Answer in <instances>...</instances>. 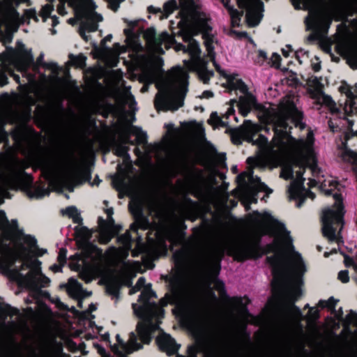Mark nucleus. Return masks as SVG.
<instances>
[{
	"mask_svg": "<svg viewBox=\"0 0 357 357\" xmlns=\"http://www.w3.org/2000/svg\"><path fill=\"white\" fill-rule=\"evenodd\" d=\"M294 98L286 96L280 102L276 111H272L268 117V122L273 125L274 137L271 143L267 138L259 135L256 139L255 135L259 130V126L245 121L243 124V135L246 140L257 145L259 154L256 158H248V163L252 166L271 165L277 166L284 159H289L290 163L284 165L281 176L284 179L294 178L289 188L291 199L298 200V207L306 197L314 199V195L302 186L303 175L305 167L314 169L316 162L314 149V134L308 130L305 139L296 140L287 130V121L291 120L296 126H304L299 123L301 114L295 107Z\"/></svg>",
	"mask_w": 357,
	"mask_h": 357,
	"instance_id": "nucleus-1",
	"label": "nucleus"
},
{
	"mask_svg": "<svg viewBox=\"0 0 357 357\" xmlns=\"http://www.w3.org/2000/svg\"><path fill=\"white\" fill-rule=\"evenodd\" d=\"M177 7L180 8L181 17L178 23L180 28L179 33L183 36V39L188 43V45L187 49L180 44L176 45L174 48L176 51L183 50L189 53L190 60L185 61V67L190 70L197 71L199 79L205 84L213 76V73L206 69L205 62L199 57L201 50L197 43L191 38L192 35L202 31L208 56L213 61L216 69L222 75L226 76L215 61L213 50L219 45L215 36L211 33V26L208 23L206 15L200 11L199 0H170L164 4V17H167Z\"/></svg>",
	"mask_w": 357,
	"mask_h": 357,
	"instance_id": "nucleus-2",
	"label": "nucleus"
},
{
	"mask_svg": "<svg viewBox=\"0 0 357 357\" xmlns=\"http://www.w3.org/2000/svg\"><path fill=\"white\" fill-rule=\"evenodd\" d=\"M274 243L269 248L273 252L268 257L273 267L274 294L280 289L289 303L287 316L293 322L299 321L301 312L292 303L301 294L302 276L306 271L304 262L294 250L292 239L283 225H275Z\"/></svg>",
	"mask_w": 357,
	"mask_h": 357,
	"instance_id": "nucleus-3",
	"label": "nucleus"
},
{
	"mask_svg": "<svg viewBox=\"0 0 357 357\" xmlns=\"http://www.w3.org/2000/svg\"><path fill=\"white\" fill-rule=\"evenodd\" d=\"M142 82H156L158 93L155 106L160 110L174 111L182 107L187 92V72L179 67L173 68L165 77H161L162 61L159 56L151 55L140 63Z\"/></svg>",
	"mask_w": 357,
	"mask_h": 357,
	"instance_id": "nucleus-4",
	"label": "nucleus"
},
{
	"mask_svg": "<svg viewBox=\"0 0 357 357\" xmlns=\"http://www.w3.org/2000/svg\"><path fill=\"white\" fill-rule=\"evenodd\" d=\"M178 315L197 339L206 337L209 329V317L218 309V301L211 291L207 292L199 304L186 303L178 305Z\"/></svg>",
	"mask_w": 357,
	"mask_h": 357,
	"instance_id": "nucleus-5",
	"label": "nucleus"
},
{
	"mask_svg": "<svg viewBox=\"0 0 357 357\" xmlns=\"http://www.w3.org/2000/svg\"><path fill=\"white\" fill-rule=\"evenodd\" d=\"M24 241L28 243L29 250L26 251L21 249L15 252L6 251L0 255V261L4 266H9L13 264L15 257L17 256L22 257L23 266H27L29 271L26 275L19 273L18 280L20 284L31 288L45 287L50 283V280L41 273L40 262L36 259H32L31 255L41 256L46 252V250L36 249V241L33 237H25Z\"/></svg>",
	"mask_w": 357,
	"mask_h": 357,
	"instance_id": "nucleus-6",
	"label": "nucleus"
},
{
	"mask_svg": "<svg viewBox=\"0 0 357 357\" xmlns=\"http://www.w3.org/2000/svg\"><path fill=\"white\" fill-rule=\"evenodd\" d=\"M141 291L139 301L141 306L133 304V310L135 314L143 319L137 326L138 334L144 343H149L151 340V333L158 328V320L162 317L163 310L155 302L151 301L155 296L151 290L149 284H145V279L140 278L136 285L130 290V294H133Z\"/></svg>",
	"mask_w": 357,
	"mask_h": 357,
	"instance_id": "nucleus-7",
	"label": "nucleus"
},
{
	"mask_svg": "<svg viewBox=\"0 0 357 357\" xmlns=\"http://www.w3.org/2000/svg\"><path fill=\"white\" fill-rule=\"evenodd\" d=\"M249 222L250 227L249 235L244 238L231 242L226 248L228 254L238 261L259 256V237L267 232L274 223L273 219L268 213L257 212L250 215Z\"/></svg>",
	"mask_w": 357,
	"mask_h": 357,
	"instance_id": "nucleus-8",
	"label": "nucleus"
},
{
	"mask_svg": "<svg viewBox=\"0 0 357 357\" xmlns=\"http://www.w3.org/2000/svg\"><path fill=\"white\" fill-rule=\"evenodd\" d=\"M42 172L55 190L66 188L73 190L77 183V169L70 157L59 156L50 158L43 165Z\"/></svg>",
	"mask_w": 357,
	"mask_h": 357,
	"instance_id": "nucleus-9",
	"label": "nucleus"
},
{
	"mask_svg": "<svg viewBox=\"0 0 357 357\" xmlns=\"http://www.w3.org/2000/svg\"><path fill=\"white\" fill-rule=\"evenodd\" d=\"M119 241L123 245L122 248L116 249L114 248H109L102 259L101 251L96 247L91 246L92 255L94 257H99V261L94 265L91 268L84 270L81 273L82 278L86 282H89L94 278L101 276L106 279L107 270L102 263L109 265H113L121 261L123 258L126 257L128 255V251L130 248V235L128 233L123 234L119 238Z\"/></svg>",
	"mask_w": 357,
	"mask_h": 357,
	"instance_id": "nucleus-10",
	"label": "nucleus"
},
{
	"mask_svg": "<svg viewBox=\"0 0 357 357\" xmlns=\"http://www.w3.org/2000/svg\"><path fill=\"white\" fill-rule=\"evenodd\" d=\"M66 2L72 7L75 13L76 19L70 18L68 20L70 24H75L77 20H80V35L87 40L84 32L94 31L97 29V23L102 20L100 15L94 11V5L92 0H59Z\"/></svg>",
	"mask_w": 357,
	"mask_h": 357,
	"instance_id": "nucleus-11",
	"label": "nucleus"
},
{
	"mask_svg": "<svg viewBox=\"0 0 357 357\" xmlns=\"http://www.w3.org/2000/svg\"><path fill=\"white\" fill-rule=\"evenodd\" d=\"M335 200L333 209L326 208L322 213V231L324 235L328 238L329 241L337 240L335 235V225H340V229L343 225V208L342 204V198L340 195L335 194L333 195Z\"/></svg>",
	"mask_w": 357,
	"mask_h": 357,
	"instance_id": "nucleus-12",
	"label": "nucleus"
},
{
	"mask_svg": "<svg viewBox=\"0 0 357 357\" xmlns=\"http://www.w3.org/2000/svg\"><path fill=\"white\" fill-rule=\"evenodd\" d=\"M1 70L10 72L9 66L13 65L18 70L22 71L29 66L33 61L30 51L25 49L22 43H17L15 50H8L0 55Z\"/></svg>",
	"mask_w": 357,
	"mask_h": 357,
	"instance_id": "nucleus-13",
	"label": "nucleus"
},
{
	"mask_svg": "<svg viewBox=\"0 0 357 357\" xmlns=\"http://www.w3.org/2000/svg\"><path fill=\"white\" fill-rule=\"evenodd\" d=\"M305 86L307 93L314 100V103L326 106L332 113L339 112L335 102L330 96L324 93V85L321 83V78L311 77L307 80Z\"/></svg>",
	"mask_w": 357,
	"mask_h": 357,
	"instance_id": "nucleus-14",
	"label": "nucleus"
},
{
	"mask_svg": "<svg viewBox=\"0 0 357 357\" xmlns=\"http://www.w3.org/2000/svg\"><path fill=\"white\" fill-rule=\"evenodd\" d=\"M227 85L231 89L239 90L243 93L239 98V109L241 113L245 116L249 111L255 105V98L250 94L247 93V87L245 84L240 79H238L231 75L227 76Z\"/></svg>",
	"mask_w": 357,
	"mask_h": 357,
	"instance_id": "nucleus-15",
	"label": "nucleus"
},
{
	"mask_svg": "<svg viewBox=\"0 0 357 357\" xmlns=\"http://www.w3.org/2000/svg\"><path fill=\"white\" fill-rule=\"evenodd\" d=\"M240 8L247 11L246 20L248 26L259 24L261 17L262 3L259 0H236Z\"/></svg>",
	"mask_w": 357,
	"mask_h": 357,
	"instance_id": "nucleus-16",
	"label": "nucleus"
},
{
	"mask_svg": "<svg viewBox=\"0 0 357 357\" xmlns=\"http://www.w3.org/2000/svg\"><path fill=\"white\" fill-rule=\"evenodd\" d=\"M143 36L146 41L149 49L156 53H163V50L161 48L162 43H164L167 47H169L173 43L172 37L166 32H162L156 38L155 31L153 28L147 29L144 32Z\"/></svg>",
	"mask_w": 357,
	"mask_h": 357,
	"instance_id": "nucleus-17",
	"label": "nucleus"
},
{
	"mask_svg": "<svg viewBox=\"0 0 357 357\" xmlns=\"http://www.w3.org/2000/svg\"><path fill=\"white\" fill-rule=\"evenodd\" d=\"M339 91L347 96L344 110L347 114H357V86H350L345 82H342Z\"/></svg>",
	"mask_w": 357,
	"mask_h": 357,
	"instance_id": "nucleus-18",
	"label": "nucleus"
},
{
	"mask_svg": "<svg viewBox=\"0 0 357 357\" xmlns=\"http://www.w3.org/2000/svg\"><path fill=\"white\" fill-rule=\"evenodd\" d=\"M349 128L348 130L344 132V140L345 142L342 143L344 148L341 151V157L345 161H347L352 165H355L357 163V153L351 151L346 147V142L351 137L356 136L357 137V130L354 132L350 128L352 126V123L351 121L348 122Z\"/></svg>",
	"mask_w": 357,
	"mask_h": 357,
	"instance_id": "nucleus-19",
	"label": "nucleus"
},
{
	"mask_svg": "<svg viewBox=\"0 0 357 357\" xmlns=\"http://www.w3.org/2000/svg\"><path fill=\"white\" fill-rule=\"evenodd\" d=\"M134 276L131 273L130 268L126 266L125 271L117 278L114 284L109 280L107 281L108 291L112 294H115L119 285H130L132 278Z\"/></svg>",
	"mask_w": 357,
	"mask_h": 357,
	"instance_id": "nucleus-20",
	"label": "nucleus"
},
{
	"mask_svg": "<svg viewBox=\"0 0 357 357\" xmlns=\"http://www.w3.org/2000/svg\"><path fill=\"white\" fill-rule=\"evenodd\" d=\"M158 347L168 355L174 354L178 349V345L176 344L174 339L169 335L162 333L160 335L157 340Z\"/></svg>",
	"mask_w": 357,
	"mask_h": 357,
	"instance_id": "nucleus-21",
	"label": "nucleus"
},
{
	"mask_svg": "<svg viewBox=\"0 0 357 357\" xmlns=\"http://www.w3.org/2000/svg\"><path fill=\"white\" fill-rule=\"evenodd\" d=\"M116 340L119 347L116 349V351L119 354H130L141 348L140 344L137 343V337L133 333H130V338L126 344L121 341L119 335H116Z\"/></svg>",
	"mask_w": 357,
	"mask_h": 357,
	"instance_id": "nucleus-22",
	"label": "nucleus"
},
{
	"mask_svg": "<svg viewBox=\"0 0 357 357\" xmlns=\"http://www.w3.org/2000/svg\"><path fill=\"white\" fill-rule=\"evenodd\" d=\"M34 357H48V344L44 336L33 341L32 346Z\"/></svg>",
	"mask_w": 357,
	"mask_h": 357,
	"instance_id": "nucleus-23",
	"label": "nucleus"
},
{
	"mask_svg": "<svg viewBox=\"0 0 357 357\" xmlns=\"http://www.w3.org/2000/svg\"><path fill=\"white\" fill-rule=\"evenodd\" d=\"M67 291L70 296L77 298L89 295V294H87L82 289L81 284L73 278L69 279L67 284Z\"/></svg>",
	"mask_w": 357,
	"mask_h": 357,
	"instance_id": "nucleus-24",
	"label": "nucleus"
},
{
	"mask_svg": "<svg viewBox=\"0 0 357 357\" xmlns=\"http://www.w3.org/2000/svg\"><path fill=\"white\" fill-rule=\"evenodd\" d=\"M248 176V181L250 183V186L256 191H265L268 193H271V190H269L267 186L261 183L259 178L256 176H253L250 173H246L242 175V176Z\"/></svg>",
	"mask_w": 357,
	"mask_h": 357,
	"instance_id": "nucleus-25",
	"label": "nucleus"
},
{
	"mask_svg": "<svg viewBox=\"0 0 357 357\" xmlns=\"http://www.w3.org/2000/svg\"><path fill=\"white\" fill-rule=\"evenodd\" d=\"M118 102L120 105H128L130 109H134L135 102L133 96L130 93V91L126 89L123 90L120 96L118 98Z\"/></svg>",
	"mask_w": 357,
	"mask_h": 357,
	"instance_id": "nucleus-26",
	"label": "nucleus"
},
{
	"mask_svg": "<svg viewBox=\"0 0 357 357\" xmlns=\"http://www.w3.org/2000/svg\"><path fill=\"white\" fill-rule=\"evenodd\" d=\"M225 6L227 8L229 15L231 16V24L233 26H238L241 22V17L242 14L238 12L236 10L234 9L231 6L229 5L227 0H222Z\"/></svg>",
	"mask_w": 357,
	"mask_h": 357,
	"instance_id": "nucleus-27",
	"label": "nucleus"
},
{
	"mask_svg": "<svg viewBox=\"0 0 357 357\" xmlns=\"http://www.w3.org/2000/svg\"><path fill=\"white\" fill-rule=\"evenodd\" d=\"M127 35L126 43L128 47L132 49L134 52H138L141 50L142 46L138 42V38L132 36L128 30H125Z\"/></svg>",
	"mask_w": 357,
	"mask_h": 357,
	"instance_id": "nucleus-28",
	"label": "nucleus"
},
{
	"mask_svg": "<svg viewBox=\"0 0 357 357\" xmlns=\"http://www.w3.org/2000/svg\"><path fill=\"white\" fill-rule=\"evenodd\" d=\"M319 182L321 183V190L324 191L326 194H330L337 185V181L331 178H328L324 181L319 180Z\"/></svg>",
	"mask_w": 357,
	"mask_h": 357,
	"instance_id": "nucleus-29",
	"label": "nucleus"
},
{
	"mask_svg": "<svg viewBox=\"0 0 357 357\" xmlns=\"http://www.w3.org/2000/svg\"><path fill=\"white\" fill-rule=\"evenodd\" d=\"M8 229V220L5 213L0 211V241L1 238H9L10 236L7 232Z\"/></svg>",
	"mask_w": 357,
	"mask_h": 357,
	"instance_id": "nucleus-30",
	"label": "nucleus"
},
{
	"mask_svg": "<svg viewBox=\"0 0 357 357\" xmlns=\"http://www.w3.org/2000/svg\"><path fill=\"white\" fill-rule=\"evenodd\" d=\"M62 213L67 215L76 223H80L82 218L77 209L74 206H70L62 211Z\"/></svg>",
	"mask_w": 357,
	"mask_h": 357,
	"instance_id": "nucleus-31",
	"label": "nucleus"
},
{
	"mask_svg": "<svg viewBox=\"0 0 357 357\" xmlns=\"http://www.w3.org/2000/svg\"><path fill=\"white\" fill-rule=\"evenodd\" d=\"M75 233L77 238H79V241L83 242L87 241L91 236L89 230L81 226H78L75 228Z\"/></svg>",
	"mask_w": 357,
	"mask_h": 357,
	"instance_id": "nucleus-32",
	"label": "nucleus"
},
{
	"mask_svg": "<svg viewBox=\"0 0 357 357\" xmlns=\"http://www.w3.org/2000/svg\"><path fill=\"white\" fill-rule=\"evenodd\" d=\"M27 331V326L24 322H20L11 327L10 332L12 333H20L26 337V332Z\"/></svg>",
	"mask_w": 357,
	"mask_h": 357,
	"instance_id": "nucleus-33",
	"label": "nucleus"
},
{
	"mask_svg": "<svg viewBox=\"0 0 357 357\" xmlns=\"http://www.w3.org/2000/svg\"><path fill=\"white\" fill-rule=\"evenodd\" d=\"M70 62L77 67H82L85 63V57L82 55L70 56Z\"/></svg>",
	"mask_w": 357,
	"mask_h": 357,
	"instance_id": "nucleus-34",
	"label": "nucleus"
},
{
	"mask_svg": "<svg viewBox=\"0 0 357 357\" xmlns=\"http://www.w3.org/2000/svg\"><path fill=\"white\" fill-rule=\"evenodd\" d=\"M348 61L352 68H357V47L349 54Z\"/></svg>",
	"mask_w": 357,
	"mask_h": 357,
	"instance_id": "nucleus-35",
	"label": "nucleus"
},
{
	"mask_svg": "<svg viewBox=\"0 0 357 357\" xmlns=\"http://www.w3.org/2000/svg\"><path fill=\"white\" fill-rule=\"evenodd\" d=\"M135 135L139 144H144L146 141V135L142 130H136Z\"/></svg>",
	"mask_w": 357,
	"mask_h": 357,
	"instance_id": "nucleus-36",
	"label": "nucleus"
},
{
	"mask_svg": "<svg viewBox=\"0 0 357 357\" xmlns=\"http://www.w3.org/2000/svg\"><path fill=\"white\" fill-rule=\"evenodd\" d=\"M335 305V301L333 298H329L328 301H320L319 302V306L321 307H328L332 308Z\"/></svg>",
	"mask_w": 357,
	"mask_h": 357,
	"instance_id": "nucleus-37",
	"label": "nucleus"
},
{
	"mask_svg": "<svg viewBox=\"0 0 357 357\" xmlns=\"http://www.w3.org/2000/svg\"><path fill=\"white\" fill-rule=\"evenodd\" d=\"M52 10V6L50 4L45 6L41 10V15L44 18V20L50 15Z\"/></svg>",
	"mask_w": 357,
	"mask_h": 357,
	"instance_id": "nucleus-38",
	"label": "nucleus"
},
{
	"mask_svg": "<svg viewBox=\"0 0 357 357\" xmlns=\"http://www.w3.org/2000/svg\"><path fill=\"white\" fill-rule=\"evenodd\" d=\"M66 250L65 249H61L58 255V261L61 265H64L66 263Z\"/></svg>",
	"mask_w": 357,
	"mask_h": 357,
	"instance_id": "nucleus-39",
	"label": "nucleus"
},
{
	"mask_svg": "<svg viewBox=\"0 0 357 357\" xmlns=\"http://www.w3.org/2000/svg\"><path fill=\"white\" fill-rule=\"evenodd\" d=\"M338 279L343 283L349 282V277L347 271H341L338 274Z\"/></svg>",
	"mask_w": 357,
	"mask_h": 357,
	"instance_id": "nucleus-40",
	"label": "nucleus"
},
{
	"mask_svg": "<svg viewBox=\"0 0 357 357\" xmlns=\"http://www.w3.org/2000/svg\"><path fill=\"white\" fill-rule=\"evenodd\" d=\"M109 4V6L111 9L114 10H116L119 5L121 2H122L123 0H107Z\"/></svg>",
	"mask_w": 357,
	"mask_h": 357,
	"instance_id": "nucleus-41",
	"label": "nucleus"
},
{
	"mask_svg": "<svg viewBox=\"0 0 357 357\" xmlns=\"http://www.w3.org/2000/svg\"><path fill=\"white\" fill-rule=\"evenodd\" d=\"M208 122L210 124H212V125H213L215 126H217L219 124L220 119H219V117L218 116V115L216 114H212L211 115L210 119L208 120Z\"/></svg>",
	"mask_w": 357,
	"mask_h": 357,
	"instance_id": "nucleus-42",
	"label": "nucleus"
},
{
	"mask_svg": "<svg viewBox=\"0 0 357 357\" xmlns=\"http://www.w3.org/2000/svg\"><path fill=\"white\" fill-rule=\"evenodd\" d=\"M127 153V149L125 146H119L115 149V153L119 156H124Z\"/></svg>",
	"mask_w": 357,
	"mask_h": 357,
	"instance_id": "nucleus-43",
	"label": "nucleus"
},
{
	"mask_svg": "<svg viewBox=\"0 0 357 357\" xmlns=\"http://www.w3.org/2000/svg\"><path fill=\"white\" fill-rule=\"evenodd\" d=\"M222 248H217L215 250H214L213 251V258L215 259V260H218L220 259V257L222 256Z\"/></svg>",
	"mask_w": 357,
	"mask_h": 357,
	"instance_id": "nucleus-44",
	"label": "nucleus"
},
{
	"mask_svg": "<svg viewBox=\"0 0 357 357\" xmlns=\"http://www.w3.org/2000/svg\"><path fill=\"white\" fill-rule=\"evenodd\" d=\"M163 245H164V238L160 236H158L157 239H156L155 245H154V246L157 249H160V248H163Z\"/></svg>",
	"mask_w": 357,
	"mask_h": 357,
	"instance_id": "nucleus-45",
	"label": "nucleus"
},
{
	"mask_svg": "<svg viewBox=\"0 0 357 357\" xmlns=\"http://www.w3.org/2000/svg\"><path fill=\"white\" fill-rule=\"evenodd\" d=\"M47 67L54 74H57L59 70V67L54 63L47 64Z\"/></svg>",
	"mask_w": 357,
	"mask_h": 357,
	"instance_id": "nucleus-46",
	"label": "nucleus"
},
{
	"mask_svg": "<svg viewBox=\"0 0 357 357\" xmlns=\"http://www.w3.org/2000/svg\"><path fill=\"white\" fill-rule=\"evenodd\" d=\"M106 213L107 215V218H108V223L112 225L114 224V220L113 218H112V215L113 214V210L112 208H107L106 210Z\"/></svg>",
	"mask_w": 357,
	"mask_h": 357,
	"instance_id": "nucleus-47",
	"label": "nucleus"
},
{
	"mask_svg": "<svg viewBox=\"0 0 357 357\" xmlns=\"http://www.w3.org/2000/svg\"><path fill=\"white\" fill-rule=\"evenodd\" d=\"M318 314H319L318 310L314 309V308H312L309 311V317L311 319H316L318 317Z\"/></svg>",
	"mask_w": 357,
	"mask_h": 357,
	"instance_id": "nucleus-48",
	"label": "nucleus"
},
{
	"mask_svg": "<svg viewBox=\"0 0 357 357\" xmlns=\"http://www.w3.org/2000/svg\"><path fill=\"white\" fill-rule=\"evenodd\" d=\"M271 60H272L273 64H275V66H279V61L280 60V56L278 54H273L272 55Z\"/></svg>",
	"mask_w": 357,
	"mask_h": 357,
	"instance_id": "nucleus-49",
	"label": "nucleus"
},
{
	"mask_svg": "<svg viewBox=\"0 0 357 357\" xmlns=\"http://www.w3.org/2000/svg\"><path fill=\"white\" fill-rule=\"evenodd\" d=\"M62 3L58 6V13L61 15H65L67 14V11L66 10V8L63 5L64 2L61 1Z\"/></svg>",
	"mask_w": 357,
	"mask_h": 357,
	"instance_id": "nucleus-50",
	"label": "nucleus"
},
{
	"mask_svg": "<svg viewBox=\"0 0 357 357\" xmlns=\"http://www.w3.org/2000/svg\"><path fill=\"white\" fill-rule=\"evenodd\" d=\"M109 236L107 237V238H105L103 236V233H102L101 234V236H100V241L103 243H107L109 239L112 238V236H113V233H112L111 231H109Z\"/></svg>",
	"mask_w": 357,
	"mask_h": 357,
	"instance_id": "nucleus-51",
	"label": "nucleus"
},
{
	"mask_svg": "<svg viewBox=\"0 0 357 357\" xmlns=\"http://www.w3.org/2000/svg\"><path fill=\"white\" fill-rule=\"evenodd\" d=\"M63 265H61L60 264L56 265L54 264L50 267L51 270H52L54 272H60L61 271V268Z\"/></svg>",
	"mask_w": 357,
	"mask_h": 357,
	"instance_id": "nucleus-52",
	"label": "nucleus"
},
{
	"mask_svg": "<svg viewBox=\"0 0 357 357\" xmlns=\"http://www.w3.org/2000/svg\"><path fill=\"white\" fill-rule=\"evenodd\" d=\"M291 51L289 46H287L285 49L282 50V54L285 57H288L289 55L290 52Z\"/></svg>",
	"mask_w": 357,
	"mask_h": 357,
	"instance_id": "nucleus-53",
	"label": "nucleus"
},
{
	"mask_svg": "<svg viewBox=\"0 0 357 357\" xmlns=\"http://www.w3.org/2000/svg\"><path fill=\"white\" fill-rule=\"evenodd\" d=\"M6 77L4 75L3 73L0 74V85L3 86L6 84Z\"/></svg>",
	"mask_w": 357,
	"mask_h": 357,
	"instance_id": "nucleus-54",
	"label": "nucleus"
},
{
	"mask_svg": "<svg viewBox=\"0 0 357 357\" xmlns=\"http://www.w3.org/2000/svg\"><path fill=\"white\" fill-rule=\"evenodd\" d=\"M212 96H213V93L209 91H204L202 96V98H211Z\"/></svg>",
	"mask_w": 357,
	"mask_h": 357,
	"instance_id": "nucleus-55",
	"label": "nucleus"
},
{
	"mask_svg": "<svg viewBox=\"0 0 357 357\" xmlns=\"http://www.w3.org/2000/svg\"><path fill=\"white\" fill-rule=\"evenodd\" d=\"M312 68L314 71H319L321 68L320 63H313Z\"/></svg>",
	"mask_w": 357,
	"mask_h": 357,
	"instance_id": "nucleus-56",
	"label": "nucleus"
},
{
	"mask_svg": "<svg viewBox=\"0 0 357 357\" xmlns=\"http://www.w3.org/2000/svg\"><path fill=\"white\" fill-rule=\"evenodd\" d=\"M345 261L346 266H351L353 264L352 259H349V258H345V261Z\"/></svg>",
	"mask_w": 357,
	"mask_h": 357,
	"instance_id": "nucleus-57",
	"label": "nucleus"
},
{
	"mask_svg": "<svg viewBox=\"0 0 357 357\" xmlns=\"http://www.w3.org/2000/svg\"><path fill=\"white\" fill-rule=\"evenodd\" d=\"M52 22L54 26L58 24L57 18L55 16L52 17Z\"/></svg>",
	"mask_w": 357,
	"mask_h": 357,
	"instance_id": "nucleus-58",
	"label": "nucleus"
},
{
	"mask_svg": "<svg viewBox=\"0 0 357 357\" xmlns=\"http://www.w3.org/2000/svg\"><path fill=\"white\" fill-rule=\"evenodd\" d=\"M8 314L11 315V314H13L16 312V310H10V309H8Z\"/></svg>",
	"mask_w": 357,
	"mask_h": 357,
	"instance_id": "nucleus-59",
	"label": "nucleus"
},
{
	"mask_svg": "<svg viewBox=\"0 0 357 357\" xmlns=\"http://www.w3.org/2000/svg\"><path fill=\"white\" fill-rule=\"evenodd\" d=\"M168 303V301H167L165 299H162L160 301V305H166L167 303Z\"/></svg>",
	"mask_w": 357,
	"mask_h": 357,
	"instance_id": "nucleus-60",
	"label": "nucleus"
},
{
	"mask_svg": "<svg viewBox=\"0 0 357 357\" xmlns=\"http://www.w3.org/2000/svg\"><path fill=\"white\" fill-rule=\"evenodd\" d=\"M329 126H330L331 129L333 132H335V127L333 126L332 122H330Z\"/></svg>",
	"mask_w": 357,
	"mask_h": 357,
	"instance_id": "nucleus-61",
	"label": "nucleus"
},
{
	"mask_svg": "<svg viewBox=\"0 0 357 357\" xmlns=\"http://www.w3.org/2000/svg\"><path fill=\"white\" fill-rule=\"evenodd\" d=\"M316 185V182L314 181H310V186H314Z\"/></svg>",
	"mask_w": 357,
	"mask_h": 357,
	"instance_id": "nucleus-62",
	"label": "nucleus"
},
{
	"mask_svg": "<svg viewBox=\"0 0 357 357\" xmlns=\"http://www.w3.org/2000/svg\"><path fill=\"white\" fill-rule=\"evenodd\" d=\"M14 77H15V79H16V81H18V79H19V76H17V75H15Z\"/></svg>",
	"mask_w": 357,
	"mask_h": 357,
	"instance_id": "nucleus-63",
	"label": "nucleus"
},
{
	"mask_svg": "<svg viewBox=\"0 0 357 357\" xmlns=\"http://www.w3.org/2000/svg\"><path fill=\"white\" fill-rule=\"evenodd\" d=\"M142 90L143 91H145L146 90V86H144V87L142 89Z\"/></svg>",
	"mask_w": 357,
	"mask_h": 357,
	"instance_id": "nucleus-64",
	"label": "nucleus"
}]
</instances>
